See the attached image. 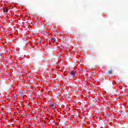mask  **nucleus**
I'll use <instances>...</instances> for the list:
<instances>
[{"mask_svg": "<svg viewBox=\"0 0 128 128\" xmlns=\"http://www.w3.org/2000/svg\"><path fill=\"white\" fill-rule=\"evenodd\" d=\"M70 76H72V78H74V76H76V71H70Z\"/></svg>", "mask_w": 128, "mask_h": 128, "instance_id": "obj_1", "label": "nucleus"}, {"mask_svg": "<svg viewBox=\"0 0 128 128\" xmlns=\"http://www.w3.org/2000/svg\"><path fill=\"white\" fill-rule=\"evenodd\" d=\"M56 104L54 103V102H52L50 104V106L52 108H54V106H56Z\"/></svg>", "mask_w": 128, "mask_h": 128, "instance_id": "obj_2", "label": "nucleus"}, {"mask_svg": "<svg viewBox=\"0 0 128 128\" xmlns=\"http://www.w3.org/2000/svg\"><path fill=\"white\" fill-rule=\"evenodd\" d=\"M3 12H8V9L6 8H5L3 9Z\"/></svg>", "mask_w": 128, "mask_h": 128, "instance_id": "obj_3", "label": "nucleus"}, {"mask_svg": "<svg viewBox=\"0 0 128 128\" xmlns=\"http://www.w3.org/2000/svg\"><path fill=\"white\" fill-rule=\"evenodd\" d=\"M51 40H52V42L54 44V42L56 41V38H52L51 39Z\"/></svg>", "mask_w": 128, "mask_h": 128, "instance_id": "obj_4", "label": "nucleus"}, {"mask_svg": "<svg viewBox=\"0 0 128 128\" xmlns=\"http://www.w3.org/2000/svg\"><path fill=\"white\" fill-rule=\"evenodd\" d=\"M19 94H20V96H22V94H24V91H22V90H20V92H19Z\"/></svg>", "mask_w": 128, "mask_h": 128, "instance_id": "obj_5", "label": "nucleus"}, {"mask_svg": "<svg viewBox=\"0 0 128 128\" xmlns=\"http://www.w3.org/2000/svg\"><path fill=\"white\" fill-rule=\"evenodd\" d=\"M108 74H112V70H109L108 72Z\"/></svg>", "mask_w": 128, "mask_h": 128, "instance_id": "obj_6", "label": "nucleus"}, {"mask_svg": "<svg viewBox=\"0 0 128 128\" xmlns=\"http://www.w3.org/2000/svg\"><path fill=\"white\" fill-rule=\"evenodd\" d=\"M106 118H110V116L108 114L106 115Z\"/></svg>", "mask_w": 128, "mask_h": 128, "instance_id": "obj_7", "label": "nucleus"}, {"mask_svg": "<svg viewBox=\"0 0 128 128\" xmlns=\"http://www.w3.org/2000/svg\"><path fill=\"white\" fill-rule=\"evenodd\" d=\"M35 120H36V117L35 118Z\"/></svg>", "mask_w": 128, "mask_h": 128, "instance_id": "obj_8", "label": "nucleus"}, {"mask_svg": "<svg viewBox=\"0 0 128 128\" xmlns=\"http://www.w3.org/2000/svg\"><path fill=\"white\" fill-rule=\"evenodd\" d=\"M54 36L55 38H56V35H54Z\"/></svg>", "mask_w": 128, "mask_h": 128, "instance_id": "obj_9", "label": "nucleus"}, {"mask_svg": "<svg viewBox=\"0 0 128 128\" xmlns=\"http://www.w3.org/2000/svg\"><path fill=\"white\" fill-rule=\"evenodd\" d=\"M7 40H8V38H7Z\"/></svg>", "mask_w": 128, "mask_h": 128, "instance_id": "obj_10", "label": "nucleus"}, {"mask_svg": "<svg viewBox=\"0 0 128 128\" xmlns=\"http://www.w3.org/2000/svg\"><path fill=\"white\" fill-rule=\"evenodd\" d=\"M7 40H8V38H7Z\"/></svg>", "mask_w": 128, "mask_h": 128, "instance_id": "obj_11", "label": "nucleus"}]
</instances>
